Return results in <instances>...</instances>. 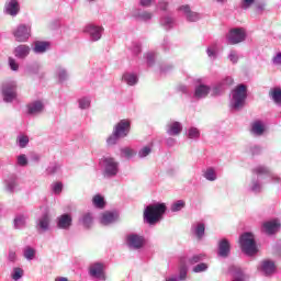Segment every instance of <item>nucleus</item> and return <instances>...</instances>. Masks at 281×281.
Here are the masks:
<instances>
[{"label": "nucleus", "mask_w": 281, "mask_h": 281, "mask_svg": "<svg viewBox=\"0 0 281 281\" xmlns=\"http://www.w3.org/2000/svg\"><path fill=\"white\" fill-rule=\"evenodd\" d=\"M92 203L94 207H98L99 210L104 209V205H106V202H104V198L100 194H97L92 198Z\"/></svg>", "instance_id": "42"}, {"label": "nucleus", "mask_w": 281, "mask_h": 281, "mask_svg": "<svg viewBox=\"0 0 281 281\" xmlns=\"http://www.w3.org/2000/svg\"><path fill=\"white\" fill-rule=\"evenodd\" d=\"M228 60L233 63V65H236L238 63L239 57H238V52L236 50H231L228 54Z\"/></svg>", "instance_id": "56"}, {"label": "nucleus", "mask_w": 281, "mask_h": 281, "mask_svg": "<svg viewBox=\"0 0 281 281\" xmlns=\"http://www.w3.org/2000/svg\"><path fill=\"white\" fill-rule=\"evenodd\" d=\"M117 213L116 212H105L101 216V224L102 225H111L117 221Z\"/></svg>", "instance_id": "32"}, {"label": "nucleus", "mask_w": 281, "mask_h": 281, "mask_svg": "<svg viewBox=\"0 0 281 281\" xmlns=\"http://www.w3.org/2000/svg\"><path fill=\"white\" fill-rule=\"evenodd\" d=\"M178 281H183L188 278V268L186 266L181 267L179 270Z\"/></svg>", "instance_id": "57"}, {"label": "nucleus", "mask_w": 281, "mask_h": 281, "mask_svg": "<svg viewBox=\"0 0 281 281\" xmlns=\"http://www.w3.org/2000/svg\"><path fill=\"white\" fill-rule=\"evenodd\" d=\"M9 262H16V252L14 250H10L8 255Z\"/></svg>", "instance_id": "63"}, {"label": "nucleus", "mask_w": 281, "mask_h": 281, "mask_svg": "<svg viewBox=\"0 0 281 281\" xmlns=\"http://www.w3.org/2000/svg\"><path fill=\"white\" fill-rule=\"evenodd\" d=\"M26 74L29 76H38V78H44L45 72L41 71V64L34 63L26 67Z\"/></svg>", "instance_id": "33"}, {"label": "nucleus", "mask_w": 281, "mask_h": 281, "mask_svg": "<svg viewBox=\"0 0 281 281\" xmlns=\"http://www.w3.org/2000/svg\"><path fill=\"white\" fill-rule=\"evenodd\" d=\"M252 175H263L265 181L263 183H273L274 186H278L281 183V177L278 173H273L271 171V168L259 165L252 169Z\"/></svg>", "instance_id": "5"}, {"label": "nucleus", "mask_w": 281, "mask_h": 281, "mask_svg": "<svg viewBox=\"0 0 281 281\" xmlns=\"http://www.w3.org/2000/svg\"><path fill=\"white\" fill-rule=\"evenodd\" d=\"M229 271L233 273L235 281H245V273H243V269L233 266Z\"/></svg>", "instance_id": "40"}, {"label": "nucleus", "mask_w": 281, "mask_h": 281, "mask_svg": "<svg viewBox=\"0 0 281 281\" xmlns=\"http://www.w3.org/2000/svg\"><path fill=\"white\" fill-rule=\"evenodd\" d=\"M1 95L3 102L10 103L16 100V82H5L1 86Z\"/></svg>", "instance_id": "8"}, {"label": "nucleus", "mask_w": 281, "mask_h": 281, "mask_svg": "<svg viewBox=\"0 0 281 281\" xmlns=\"http://www.w3.org/2000/svg\"><path fill=\"white\" fill-rule=\"evenodd\" d=\"M78 105L81 111H87V109H91V98L82 97L78 99Z\"/></svg>", "instance_id": "41"}, {"label": "nucleus", "mask_w": 281, "mask_h": 281, "mask_svg": "<svg viewBox=\"0 0 281 281\" xmlns=\"http://www.w3.org/2000/svg\"><path fill=\"white\" fill-rule=\"evenodd\" d=\"M265 181V175H255L248 184V191L252 192V194H260Z\"/></svg>", "instance_id": "16"}, {"label": "nucleus", "mask_w": 281, "mask_h": 281, "mask_svg": "<svg viewBox=\"0 0 281 281\" xmlns=\"http://www.w3.org/2000/svg\"><path fill=\"white\" fill-rule=\"evenodd\" d=\"M126 245L130 249H142L146 245L144 236L131 233L126 236Z\"/></svg>", "instance_id": "12"}, {"label": "nucleus", "mask_w": 281, "mask_h": 281, "mask_svg": "<svg viewBox=\"0 0 281 281\" xmlns=\"http://www.w3.org/2000/svg\"><path fill=\"white\" fill-rule=\"evenodd\" d=\"M9 66L12 71H19V64L16 63V60H14V58H9Z\"/></svg>", "instance_id": "60"}, {"label": "nucleus", "mask_w": 281, "mask_h": 281, "mask_svg": "<svg viewBox=\"0 0 281 281\" xmlns=\"http://www.w3.org/2000/svg\"><path fill=\"white\" fill-rule=\"evenodd\" d=\"M71 225H74V217H71V214L64 213L60 216L57 217V227L58 229H70Z\"/></svg>", "instance_id": "19"}, {"label": "nucleus", "mask_w": 281, "mask_h": 281, "mask_svg": "<svg viewBox=\"0 0 281 281\" xmlns=\"http://www.w3.org/2000/svg\"><path fill=\"white\" fill-rule=\"evenodd\" d=\"M178 10L179 12H182L188 23H196V21H201V13L192 11L189 4H182L178 8Z\"/></svg>", "instance_id": "14"}, {"label": "nucleus", "mask_w": 281, "mask_h": 281, "mask_svg": "<svg viewBox=\"0 0 281 281\" xmlns=\"http://www.w3.org/2000/svg\"><path fill=\"white\" fill-rule=\"evenodd\" d=\"M55 76L59 82H67L69 80V71L64 66H57L55 69Z\"/></svg>", "instance_id": "34"}, {"label": "nucleus", "mask_w": 281, "mask_h": 281, "mask_svg": "<svg viewBox=\"0 0 281 281\" xmlns=\"http://www.w3.org/2000/svg\"><path fill=\"white\" fill-rule=\"evenodd\" d=\"M160 26L166 30V32H170L175 27V16L172 15H164L160 18Z\"/></svg>", "instance_id": "30"}, {"label": "nucleus", "mask_w": 281, "mask_h": 281, "mask_svg": "<svg viewBox=\"0 0 281 281\" xmlns=\"http://www.w3.org/2000/svg\"><path fill=\"white\" fill-rule=\"evenodd\" d=\"M49 49V42L36 41L34 43L33 52L34 54H45Z\"/></svg>", "instance_id": "36"}, {"label": "nucleus", "mask_w": 281, "mask_h": 281, "mask_svg": "<svg viewBox=\"0 0 281 281\" xmlns=\"http://www.w3.org/2000/svg\"><path fill=\"white\" fill-rule=\"evenodd\" d=\"M259 271H262L265 276H271L276 271V263L271 260H263L258 267Z\"/></svg>", "instance_id": "29"}, {"label": "nucleus", "mask_w": 281, "mask_h": 281, "mask_svg": "<svg viewBox=\"0 0 281 281\" xmlns=\"http://www.w3.org/2000/svg\"><path fill=\"white\" fill-rule=\"evenodd\" d=\"M239 245L241 251L246 256H256L258 254V246L256 245V239L251 233L241 234L239 237Z\"/></svg>", "instance_id": "3"}, {"label": "nucleus", "mask_w": 281, "mask_h": 281, "mask_svg": "<svg viewBox=\"0 0 281 281\" xmlns=\"http://www.w3.org/2000/svg\"><path fill=\"white\" fill-rule=\"evenodd\" d=\"M30 52H32V48H30V46L25 44H20L14 48L13 54L15 58H20L23 60L30 56Z\"/></svg>", "instance_id": "28"}, {"label": "nucleus", "mask_w": 281, "mask_h": 281, "mask_svg": "<svg viewBox=\"0 0 281 281\" xmlns=\"http://www.w3.org/2000/svg\"><path fill=\"white\" fill-rule=\"evenodd\" d=\"M119 139H122V138L119 135H116L115 132H112V135H110L106 139V144L108 146H115Z\"/></svg>", "instance_id": "52"}, {"label": "nucleus", "mask_w": 281, "mask_h": 281, "mask_svg": "<svg viewBox=\"0 0 281 281\" xmlns=\"http://www.w3.org/2000/svg\"><path fill=\"white\" fill-rule=\"evenodd\" d=\"M266 131L267 127L265 126V123L260 120H257L250 124V133L251 135H254V137H262Z\"/></svg>", "instance_id": "23"}, {"label": "nucleus", "mask_w": 281, "mask_h": 281, "mask_svg": "<svg viewBox=\"0 0 281 281\" xmlns=\"http://www.w3.org/2000/svg\"><path fill=\"white\" fill-rule=\"evenodd\" d=\"M183 207H186V201L183 200H177L176 202H173L171 204V212H181V210H183Z\"/></svg>", "instance_id": "48"}, {"label": "nucleus", "mask_w": 281, "mask_h": 281, "mask_svg": "<svg viewBox=\"0 0 281 281\" xmlns=\"http://www.w3.org/2000/svg\"><path fill=\"white\" fill-rule=\"evenodd\" d=\"M206 256L205 254H195L188 258L187 262L188 265H200L205 260Z\"/></svg>", "instance_id": "39"}, {"label": "nucleus", "mask_w": 281, "mask_h": 281, "mask_svg": "<svg viewBox=\"0 0 281 281\" xmlns=\"http://www.w3.org/2000/svg\"><path fill=\"white\" fill-rule=\"evenodd\" d=\"M272 63L274 65H280L281 66V52L277 53V55L272 58Z\"/></svg>", "instance_id": "64"}, {"label": "nucleus", "mask_w": 281, "mask_h": 281, "mask_svg": "<svg viewBox=\"0 0 281 281\" xmlns=\"http://www.w3.org/2000/svg\"><path fill=\"white\" fill-rule=\"evenodd\" d=\"M13 36L18 43H27L32 36V26L20 24L13 30Z\"/></svg>", "instance_id": "9"}, {"label": "nucleus", "mask_w": 281, "mask_h": 281, "mask_svg": "<svg viewBox=\"0 0 281 281\" xmlns=\"http://www.w3.org/2000/svg\"><path fill=\"white\" fill-rule=\"evenodd\" d=\"M247 102V86L237 85L229 94V108L232 111H240Z\"/></svg>", "instance_id": "2"}, {"label": "nucleus", "mask_w": 281, "mask_h": 281, "mask_svg": "<svg viewBox=\"0 0 281 281\" xmlns=\"http://www.w3.org/2000/svg\"><path fill=\"white\" fill-rule=\"evenodd\" d=\"M260 153H262V148L258 145H252L248 147V154L252 155V157H255V155H260Z\"/></svg>", "instance_id": "54"}, {"label": "nucleus", "mask_w": 281, "mask_h": 281, "mask_svg": "<svg viewBox=\"0 0 281 281\" xmlns=\"http://www.w3.org/2000/svg\"><path fill=\"white\" fill-rule=\"evenodd\" d=\"M187 137L189 139H199V137H201V132L196 127H190L187 131Z\"/></svg>", "instance_id": "45"}, {"label": "nucleus", "mask_w": 281, "mask_h": 281, "mask_svg": "<svg viewBox=\"0 0 281 281\" xmlns=\"http://www.w3.org/2000/svg\"><path fill=\"white\" fill-rule=\"evenodd\" d=\"M30 164V160L27 159V156L25 154H21L16 156V162L15 166H19L20 168H25Z\"/></svg>", "instance_id": "43"}, {"label": "nucleus", "mask_w": 281, "mask_h": 281, "mask_svg": "<svg viewBox=\"0 0 281 281\" xmlns=\"http://www.w3.org/2000/svg\"><path fill=\"white\" fill-rule=\"evenodd\" d=\"M59 170H60V165L55 162L47 167L46 172L48 175H56V172H58Z\"/></svg>", "instance_id": "55"}, {"label": "nucleus", "mask_w": 281, "mask_h": 281, "mask_svg": "<svg viewBox=\"0 0 281 281\" xmlns=\"http://www.w3.org/2000/svg\"><path fill=\"white\" fill-rule=\"evenodd\" d=\"M207 269H210V266L202 261L192 268V272L193 273H204V271H207Z\"/></svg>", "instance_id": "47"}, {"label": "nucleus", "mask_w": 281, "mask_h": 281, "mask_svg": "<svg viewBox=\"0 0 281 281\" xmlns=\"http://www.w3.org/2000/svg\"><path fill=\"white\" fill-rule=\"evenodd\" d=\"M167 206L164 203H155L149 204L145 207L143 217L144 222L147 225H157L161 218H164V214H166Z\"/></svg>", "instance_id": "1"}, {"label": "nucleus", "mask_w": 281, "mask_h": 281, "mask_svg": "<svg viewBox=\"0 0 281 281\" xmlns=\"http://www.w3.org/2000/svg\"><path fill=\"white\" fill-rule=\"evenodd\" d=\"M148 67H153L155 65V53H147L145 55Z\"/></svg>", "instance_id": "59"}, {"label": "nucleus", "mask_w": 281, "mask_h": 281, "mask_svg": "<svg viewBox=\"0 0 281 281\" xmlns=\"http://www.w3.org/2000/svg\"><path fill=\"white\" fill-rule=\"evenodd\" d=\"M16 144L20 148H26L27 144H30V137H27V135H19L16 137Z\"/></svg>", "instance_id": "44"}, {"label": "nucleus", "mask_w": 281, "mask_h": 281, "mask_svg": "<svg viewBox=\"0 0 281 281\" xmlns=\"http://www.w3.org/2000/svg\"><path fill=\"white\" fill-rule=\"evenodd\" d=\"M23 273H24V271L22 268H13L11 278H12V280H15V281L21 280V278H23Z\"/></svg>", "instance_id": "51"}, {"label": "nucleus", "mask_w": 281, "mask_h": 281, "mask_svg": "<svg viewBox=\"0 0 281 281\" xmlns=\"http://www.w3.org/2000/svg\"><path fill=\"white\" fill-rule=\"evenodd\" d=\"M79 225H82L85 229H91L93 225V214L87 212L79 217Z\"/></svg>", "instance_id": "31"}, {"label": "nucleus", "mask_w": 281, "mask_h": 281, "mask_svg": "<svg viewBox=\"0 0 281 281\" xmlns=\"http://www.w3.org/2000/svg\"><path fill=\"white\" fill-rule=\"evenodd\" d=\"M102 169L104 179H113L120 172V161L113 157H103Z\"/></svg>", "instance_id": "4"}, {"label": "nucleus", "mask_w": 281, "mask_h": 281, "mask_svg": "<svg viewBox=\"0 0 281 281\" xmlns=\"http://www.w3.org/2000/svg\"><path fill=\"white\" fill-rule=\"evenodd\" d=\"M104 27L98 26L95 24H87L83 29V34H87L91 43H98L102 38V33Z\"/></svg>", "instance_id": "11"}, {"label": "nucleus", "mask_w": 281, "mask_h": 281, "mask_svg": "<svg viewBox=\"0 0 281 281\" xmlns=\"http://www.w3.org/2000/svg\"><path fill=\"white\" fill-rule=\"evenodd\" d=\"M135 19L138 21H143L144 23H148L153 19V12L144 11L142 9H138L134 12Z\"/></svg>", "instance_id": "35"}, {"label": "nucleus", "mask_w": 281, "mask_h": 281, "mask_svg": "<svg viewBox=\"0 0 281 281\" xmlns=\"http://www.w3.org/2000/svg\"><path fill=\"white\" fill-rule=\"evenodd\" d=\"M191 234L195 236L198 240H202L203 236H205V223L195 222L191 225Z\"/></svg>", "instance_id": "25"}, {"label": "nucleus", "mask_w": 281, "mask_h": 281, "mask_svg": "<svg viewBox=\"0 0 281 281\" xmlns=\"http://www.w3.org/2000/svg\"><path fill=\"white\" fill-rule=\"evenodd\" d=\"M43 111H45V104L41 100L33 101L27 104L29 115H41Z\"/></svg>", "instance_id": "24"}, {"label": "nucleus", "mask_w": 281, "mask_h": 281, "mask_svg": "<svg viewBox=\"0 0 281 281\" xmlns=\"http://www.w3.org/2000/svg\"><path fill=\"white\" fill-rule=\"evenodd\" d=\"M52 190L54 194H60V192H63V182H54L52 184Z\"/></svg>", "instance_id": "58"}, {"label": "nucleus", "mask_w": 281, "mask_h": 281, "mask_svg": "<svg viewBox=\"0 0 281 281\" xmlns=\"http://www.w3.org/2000/svg\"><path fill=\"white\" fill-rule=\"evenodd\" d=\"M4 12L5 14H9V16H16V14L21 12L19 0H8L4 4Z\"/></svg>", "instance_id": "20"}, {"label": "nucleus", "mask_w": 281, "mask_h": 281, "mask_svg": "<svg viewBox=\"0 0 281 281\" xmlns=\"http://www.w3.org/2000/svg\"><path fill=\"white\" fill-rule=\"evenodd\" d=\"M121 154L123 155V157H125L126 159H131L132 157H134L135 155V150H133L130 147H125L121 149Z\"/></svg>", "instance_id": "53"}, {"label": "nucleus", "mask_w": 281, "mask_h": 281, "mask_svg": "<svg viewBox=\"0 0 281 281\" xmlns=\"http://www.w3.org/2000/svg\"><path fill=\"white\" fill-rule=\"evenodd\" d=\"M114 135H117L121 139L128 137L131 133V121L121 120L113 128Z\"/></svg>", "instance_id": "15"}, {"label": "nucleus", "mask_w": 281, "mask_h": 281, "mask_svg": "<svg viewBox=\"0 0 281 281\" xmlns=\"http://www.w3.org/2000/svg\"><path fill=\"white\" fill-rule=\"evenodd\" d=\"M232 251V245L227 240V238H223L218 241L217 255L220 258H228Z\"/></svg>", "instance_id": "22"}, {"label": "nucleus", "mask_w": 281, "mask_h": 281, "mask_svg": "<svg viewBox=\"0 0 281 281\" xmlns=\"http://www.w3.org/2000/svg\"><path fill=\"white\" fill-rule=\"evenodd\" d=\"M122 82L127 87H135L139 82V77L135 72L126 71L122 75Z\"/></svg>", "instance_id": "27"}, {"label": "nucleus", "mask_w": 281, "mask_h": 281, "mask_svg": "<svg viewBox=\"0 0 281 281\" xmlns=\"http://www.w3.org/2000/svg\"><path fill=\"white\" fill-rule=\"evenodd\" d=\"M183 132V124L179 121H171L166 125V133L170 137H178Z\"/></svg>", "instance_id": "17"}, {"label": "nucleus", "mask_w": 281, "mask_h": 281, "mask_svg": "<svg viewBox=\"0 0 281 281\" xmlns=\"http://www.w3.org/2000/svg\"><path fill=\"white\" fill-rule=\"evenodd\" d=\"M193 85H194V91H193L194 100H203L206 95H210V91H212V88L205 85L202 78L194 79Z\"/></svg>", "instance_id": "7"}, {"label": "nucleus", "mask_w": 281, "mask_h": 281, "mask_svg": "<svg viewBox=\"0 0 281 281\" xmlns=\"http://www.w3.org/2000/svg\"><path fill=\"white\" fill-rule=\"evenodd\" d=\"M88 273L92 280L106 281V265L104 262H93L88 268Z\"/></svg>", "instance_id": "6"}, {"label": "nucleus", "mask_w": 281, "mask_h": 281, "mask_svg": "<svg viewBox=\"0 0 281 281\" xmlns=\"http://www.w3.org/2000/svg\"><path fill=\"white\" fill-rule=\"evenodd\" d=\"M269 97L277 104V106H281V88L274 87L270 90Z\"/></svg>", "instance_id": "37"}, {"label": "nucleus", "mask_w": 281, "mask_h": 281, "mask_svg": "<svg viewBox=\"0 0 281 281\" xmlns=\"http://www.w3.org/2000/svg\"><path fill=\"white\" fill-rule=\"evenodd\" d=\"M232 85H234V78H224L220 83L213 87L212 95H221L224 93L225 89H227V87H232Z\"/></svg>", "instance_id": "18"}, {"label": "nucleus", "mask_w": 281, "mask_h": 281, "mask_svg": "<svg viewBox=\"0 0 281 281\" xmlns=\"http://www.w3.org/2000/svg\"><path fill=\"white\" fill-rule=\"evenodd\" d=\"M4 192L7 194H14L15 192H20L21 186L19 184V177L16 175L9 176L3 181Z\"/></svg>", "instance_id": "13"}, {"label": "nucleus", "mask_w": 281, "mask_h": 281, "mask_svg": "<svg viewBox=\"0 0 281 281\" xmlns=\"http://www.w3.org/2000/svg\"><path fill=\"white\" fill-rule=\"evenodd\" d=\"M150 153H153V147L144 146L143 148H140L138 150V157H139V159H146V157H148V155H150Z\"/></svg>", "instance_id": "50"}, {"label": "nucleus", "mask_w": 281, "mask_h": 281, "mask_svg": "<svg viewBox=\"0 0 281 281\" xmlns=\"http://www.w3.org/2000/svg\"><path fill=\"white\" fill-rule=\"evenodd\" d=\"M280 229V223L276 220L265 222L262 224V232L268 236H273Z\"/></svg>", "instance_id": "26"}, {"label": "nucleus", "mask_w": 281, "mask_h": 281, "mask_svg": "<svg viewBox=\"0 0 281 281\" xmlns=\"http://www.w3.org/2000/svg\"><path fill=\"white\" fill-rule=\"evenodd\" d=\"M27 223V216L20 214L16 215L13 220L14 229H23Z\"/></svg>", "instance_id": "38"}, {"label": "nucleus", "mask_w": 281, "mask_h": 281, "mask_svg": "<svg viewBox=\"0 0 281 281\" xmlns=\"http://www.w3.org/2000/svg\"><path fill=\"white\" fill-rule=\"evenodd\" d=\"M130 49L134 56H139L142 54V43L140 42H133L130 46Z\"/></svg>", "instance_id": "49"}, {"label": "nucleus", "mask_w": 281, "mask_h": 281, "mask_svg": "<svg viewBox=\"0 0 281 281\" xmlns=\"http://www.w3.org/2000/svg\"><path fill=\"white\" fill-rule=\"evenodd\" d=\"M23 256L26 260H34L36 250L30 246L24 248Z\"/></svg>", "instance_id": "46"}, {"label": "nucleus", "mask_w": 281, "mask_h": 281, "mask_svg": "<svg viewBox=\"0 0 281 281\" xmlns=\"http://www.w3.org/2000/svg\"><path fill=\"white\" fill-rule=\"evenodd\" d=\"M52 223V218L49 217V214L44 213L36 223V229L40 233L49 232V225Z\"/></svg>", "instance_id": "21"}, {"label": "nucleus", "mask_w": 281, "mask_h": 281, "mask_svg": "<svg viewBox=\"0 0 281 281\" xmlns=\"http://www.w3.org/2000/svg\"><path fill=\"white\" fill-rule=\"evenodd\" d=\"M247 38V32L243 27L231 29L227 35V41L229 45H238V43H244Z\"/></svg>", "instance_id": "10"}, {"label": "nucleus", "mask_w": 281, "mask_h": 281, "mask_svg": "<svg viewBox=\"0 0 281 281\" xmlns=\"http://www.w3.org/2000/svg\"><path fill=\"white\" fill-rule=\"evenodd\" d=\"M158 10H162V12H166L168 10V2L160 0L157 4Z\"/></svg>", "instance_id": "62"}, {"label": "nucleus", "mask_w": 281, "mask_h": 281, "mask_svg": "<svg viewBox=\"0 0 281 281\" xmlns=\"http://www.w3.org/2000/svg\"><path fill=\"white\" fill-rule=\"evenodd\" d=\"M161 47H162L164 52L170 50V40L168 37H164Z\"/></svg>", "instance_id": "61"}]
</instances>
